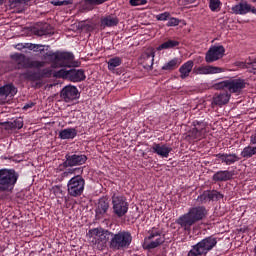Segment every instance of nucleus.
<instances>
[{"label": "nucleus", "mask_w": 256, "mask_h": 256, "mask_svg": "<svg viewBox=\"0 0 256 256\" xmlns=\"http://www.w3.org/2000/svg\"><path fill=\"white\" fill-rule=\"evenodd\" d=\"M170 16H171L170 13L162 12V13L155 15V21L165 22V21H169L171 19H175V17H170Z\"/></svg>", "instance_id": "nucleus-33"}, {"label": "nucleus", "mask_w": 256, "mask_h": 256, "mask_svg": "<svg viewBox=\"0 0 256 256\" xmlns=\"http://www.w3.org/2000/svg\"><path fill=\"white\" fill-rule=\"evenodd\" d=\"M0 5H3V0H0Z\"/></svg>", "instance_id": "nucleus-48"}, {"label": "nucleus", "mask_w": 256, "mask_h": 256, "mask_svg": "<svg viewBox=\"0 0 256 256\" xmlns=\"http://www.w3.org/2000/svg\"><path fill=\"white\" fill-rule=\"evenodd\" d=\"M10 59L17 63V69H41L46 66V62L29 60L23 54H14L10 56Z\"/></svg>", "instance_id": "nucleus-12"}, {"label": "nucleus", "mask_w": 256, "mask_h": 256, "mask_svg": "<svg viewBox=\"0 0 256 256\" xmlns=\"http://www.w3.org/2000/svg\"><path fill=\"white\" fill-rule=\"evenodd\" d=\"M49 34H51V32H49V24H43V27H40V30H37L38 36H46Z\"/></svg>", "instance_id": "nucleus-36"}, {"label": "nucleus", "mask_w": 256, "mask_h": 256, "mask_svg": "<svg viewBox=\"0 0 256 256\" xmlns=\"http://www.w3.org/2000/svg\"><path fill=\"white\" fill-rule=\"evenodd\" d=\"M39 85H41V84H39V82H37V87H39Z\"/></svg>", "instance_id": "nucleus-49"}, {"label": "nucleus", "mask_w": 256, "mask_h": 256, "mask_svg": "<svg viewBox=\"0 0 256 256\" xmlns=\"http://www.w3.org/2000/svg\"><path fill=\"white\" fill-rule=\"evenodd\" d=\"M86 237L90 238V243L96 245V248H105V240H112L115 238H127L132 239V233L125 230H119V232L112 233L109 230L102 228H93L86 232Z\"/></svg>", "instance_id": "nucleus-3"}, {"label": "nucleus", "mask_w": 256, "mask_h": 256, "mask_svg": "<svg viewBox=\"0 0 256 256\" xmlns=\"http://www.w3.org/2000/svg\"><path fill=\"white\" fill-rule=\"evenodd\" d=\"M206 217L207 209L204 206H195L188 208V212H185L182 216H178V219H175V224L182 228V231L189 232L191 231V226L204 221Z\"/></svg>", "instance_id": "nucleus-4"}, {"label": "nucleus", "mask_w": 256, "mask_h": 256, "mask_svg": "<svg viewBox=\"0 0 256 256\" xmlns=\"http://www.w3.org/2000/svg\"><path fill=\"white\" fill-rule=\"evenodd\" d=\"M244 65H246V68L253 70L254 74H256V64H254V61L244 62Z\"/></svg>", "instance_id": "nucleus-40"}, {"label": "nucleus", "mask_w": 256, "mask_h": 256, "mask_svg": "<svg viewBox=\"0 0 256 256\" xmlns=\"http://www.w3.org/2000/svg\"><path fill=\"white\" fill-rule=\"evenodd\" d=\"M85 160H87V158L82 154H66L65 160H63V164H60V168L66 169L79 167L85 164Z\"/></svg>", "instance_id": "nucleus-15"}, {"label": "nucleus", "mask_w": 256, "mask_h": 256, "mask_svg": "<svg viewBox=\"0 0 256 256\" xmlns=\"http://www.w3.org/2000/svg\"><path fill=\"white\" fill-rule=\"evenodd\" d=\"M109 205L113 206V216L122 219L128 213V202L125 196L113 194L111 198H99L96 203V218H102L105 213L109 212Z\"/></svg>", "instance_id": "nucleus-2"}, {"label": "nucleus", "mask_w": 256, "mask_h": 256, "mask_svg": "<svg viewBox=\"0 0 256 256\" xmlns=\"http://www.w3.org/2000/svg\"><path fill=\"white\" fill-rule=\"evenodd\" d=\"M169 22H165V27H177L179 23H181V20H178V18H172L170 20H165Z\"/></svg>", "instance_id": "nucleus-38"}, {"label": "nucleus", "mask_w": 256, "mask_h": 256, "mask_svg": "<svg viewBox=\"0 0 256 256\" xmlns=\"http://www.w3.org/2000/svg\"><path fill=\"white\" fill-rule=\"evenodd\" d=\"M69 4H71V2H69V0H63V1H56V2H53V6H56V7L68 6Z\"/></svg>", "instance_id": "nucleus-39"}, {"label": "nucleus", "mask_w": 256, "mask_h": 256, "mask_svg": "<svg viewBox=\"0 0 256 256\" xmlns=\"http://www.w3.org/2000/svg\"><path fill=\"white\" fill-rule=\"evenodd\" d=\"M76 135H77L76 128H72V127L60 130V132H58V138H60V140L76 139Z\"/></svg>", "instance_id": "nucleus-24"}, {"label": "nucleus", "mask_w": 256, "mask_h": 256, "mask_svg": "<svg viewBox=\"0 0 256 256\" xmlns=\"http://www.w3.org/2000/svg\"><path fill=\"white\" fill-rule=\"evenodd\" d=\"M85 189V179L80 175L73 176L70 180L66 181V195L79 198L82 196V191Z\"/></svg>", "instance_id": "nucleus-11"}, {"label": "nucleus", "mask_w": 256, "mask_h": 256, "mask_svg": "<svg viewBox=\"0 0 256 256\" xmlns=\"http://www.w3.org/2000/svg\"><path fill=\"white\" fill-rule=\"evenodd\" d=\"M181 65H185V63H181V60L178 58H172V60H169V62H165V64L162 65V71H175V69L181 68Z\"/></svg>", "instance_id": "nucleus-23"}, {"label": "nucleus", "mask_w": 256, "mask_h": 256, "mask_svg": "<svg viewBox=\"0 0 256 256\" xmlns=\"http://www.w3.org/2000/svg\"><path fill=\"white\" fill-rule=\"evenodd\" d=\"M212 89L221 91V90H226L227 91V85H223V84H212Z\"/></svg>", "instance_id": "nucleus-41"}, {"label": "nucleus", "mask_w": 256, "mask_h": 256, "mask_svg": "<svg viewBox=\"0 0 256 256\" xmlns=\"http://www.w3.org/2000/svg\"><path fill=\"white\" fill-rule=\"evenodd\" d=\"M238 232L246 234L247 233V226L241 227L240 229H238Z\"/></svg>", "instance_id": "nucleus-44"}, {"label": "nucleus", "mask_w": 256, "mask_h": 256, "mask_svg": "<svg viewBox=\"0 0 256 256\" xmlns=\"http://www.w3.org/2000/svg\"><path fill=\"white\" fill-rule=\"evenodd\" d=\"M215 84L228 86V91L225 93L231 94L241 93V90L247 88V81L241 78L228 79L225 81L215 82Z\"/></svg>", "instance_id": "nucleus-13"}, {"label": "nucleus", "mask_w": 256, "mask_h": 256, "mask_svg": "<svg viewBox=\"0 0 256 256\" xmlns=\"http://www.w3.org/2000/svg\"><path fill=\"white\" fill-rule=\"evenodd\" d=\"M119 25V18L113 14H108L99 18V28H112Z\"/></svg>", "instance_id": "nucleus-19"}, {"label": "nucleus", "mask_w": 256, "mask_h": 256, "mask_svg": "<svg viewBox=\"0 0 256 256\" xmlns=\"http://www.w3.org/2000/svg\"><path fill=\"white\" fill-rule=\"evenodd\" d=\"M152 153L162 158H168V154L171 153V147L166 144L152 143Z\"/></svg>", "instance_id": "nucleus-21"}, {"label": "nucleus", "mask_w": 256, "mask_h": 256, "mask_svg": "<svg viewBox=\"0 0 256 256\" xmlns=\"http://www.w3.org/2000/svg\"><path fill=\"white\" fill-rule=\"evenodd\" d=\"M7 128L10 130H20L23 128V118H17L14 121L7 122Z\"/></svg>", "instance_id": "nucleus-31"}, {"label": "nucleus", "mask_w": 256, "mask_h": 256, "mask_svg": "<svg viewBox=\"0 0 256 256\" xmlns=\"http://www.w3.org/2000/svg\"><path fill=\"white\" fill-rule=\"evenodd\" d=\"M107 1L109 0H83V5H81L80 9L83 12H89L92 11V7L102 5Z\"/></svg>", "instance_id": "nucleus-26"}, {"label": "nucleus", "mask_w": 256, "mask_h": 256, "mask_svg": "<svg viewBox=\"0 0 256 256\" xmlns=\"http://www.w3.org/2000/svg\"><path fill=\"white\" fill-rule=\"evenodd\" d=\"M208 10L214 13L221 11V0H208Z\"/></svg>", "instance_id": "nucleus-32"}, {"label": "nucleus", "mask_w": 256, "mask_h": 256, "mask_svg": "<svg viewBox=\"0 0 256 256\" xmlns=\"http://www.w3.org/2000/svg\"><path fill=\"white\" fill-rule=\"evenodd\" d=\"M20 179V174L13 169H0V193H13V188L16 187V181Z\"/></svg>", "instance_id": "nucleus-8"}, {"label": "nucleus", "mask_w": 256, "mask_h": 256, "mask_svg": "<svg viewBox=\"0 0 256 256\" xmlns=\"http://www.w3.org/2000/svg\"><path fill=\"white\" fill-rule=\"evenodd\" d=\"M66 175H69V172H63V177H66Z\"/></svg>", "instance_id": "nucleus-47"}, {"label": "nucleus", "mask_w": 256, "mask_h": 256, "mask_svg": "<svg viewBox=\"0 0 256 256\" xmlns=\"http://www.w3.org/2000/svg\"><path fill=\"white\" fill-rule=\"evenodd\" d=\"M43 45L40 44H28L27 49L33 52L43 53Z\"/></svg>", "instance_id": "nucleus-35"}, {"label": "nucleus", "mask_w": 256, "mask_h": 256, "mask_svg": "<svg viewBox=\"0 0 256 256\" xmlns=\"http://www.w3.org/2000/svg\"><path fill=\"white\" fill-rule=\"evenodd\" d=\"M198 198H218L224 199V195L221 192H217V190H205L202 194L198 195Z\"/></svg>", "instance_id": "nucleus-29"}, {"label": "nucleus", "mask_w": 256, "mask_h": 256, "mask_svg": "<svg viewBox=\"0 0 256 256\" xmlns=\"http://www.w3.org/2000/svg\"><path fill=\"white\" fill-rule=\"evenodd\" d=\"M196 0H178V4H182V6H188L194 4Z\"/></svg>", "instance_id": "nucleus-42"}, {"label": "nucleus", "mask_w": 256, "mask_h": 256, "mask_svg": "<svg viewBox=\"0 0 256 256\" xmlns=\"http://www.w3.org/2000/svg\"><path fill=\"white\" fill-rule=\"evenodd\" d=\"M224 57V46H212L205 52V63H214Z\"/></svg>", "instance_id": "nucleus-18"}, {"label": "nucleus", "mask_w": 256, "mask_h": 256, "mask_svg": "<svg viewBox=\"0 0 256 256\" xmlns=\"http://www.w3.org/2000/svg\"><path fill=\"white\" fill-rule=\"evenodd\" d=\"M228 93L231 92H221L215 94V97L212 98V104L215 106H222L227 104V100L231 99V95Z\"/></svg>", "instance_id": "nucleus-22"}, {"label": "nucleus", "mask_w": 256, "mask_h": 256, "mask_svg": "<svg viewBox=\"0 0 256 256\" xmlns=\"http://www.w3.org/2000/svg\"><path fill=\"white\" fill-rule=\"evenodd\" d=\"M232 177H234V173L229 170H218L215 174L212 175V182L215 183H224L227 181H231Z\"/></svg>", "instance_id": "nucleus-20"}, {"label": "nucleus", "mask_w": 256, "mask_h": 256, "mask_svg": "<svg viewBox=\"0 0 256 256\" xmlns=\"http://www.w3.org/2000/svg\"><path fill=\"white\" fill-rule=\"evenodd\" d=\"M132 245V238L116 237L113 239H106V247L111 251H122L128 249Z\"/></svg>", "instance_id": "nucleus-14"}, {"label": "nucleus", "mask_w": 256, "mask_h": 256, "mask_svg": "<svg viewBox=\"0 0 256 256\" xmlns=\"http://www.w3.org/2000/svg\"><path fill=\"white\" fill-rule=\"evenodd\" d=\"M153 62H155V50L142 53V64L146 65V69H151Z\"/></svg>", "instance_id": "nucleus-25"}, {"label": "nucleus", "mask_w": 256, "mask_h": 256, "mask_svg": "<svg viewBox=\"0 0 256 256\" xmlns=\"http://www.w3.org/2000/svg\"><path fill=\"white\" fill-rule=\"evenodd\" d=\"M146 238H144V243H142V249L153 250L165 244V237L161 236V230L158 228L152 227L147 232Z\"/></svg>", "instance_id": "nucleus-10"}, {"label": "nucleus", "mask_w": 256, "mask_h": 256, "mask_svg": "<svg viewBox=\"0 0 256 256\" xmlns=\"http://www.w3.org/2000/svg\"><path fill=\"white\" fill-rule=\"evenodd\" d=\"M217 246V237L208 236L192 245V250H188V256H206L208 252Z\"/></svg>", "instance_id": "nucleus-9"}, {"label": "nucleus", "mask_w": 256, "mask_h": 256, "mask_svg": "<svg viewBox=\"0 0 256 256\" xmlns=\"http://www.w3.org/2000/svg\"><path fill=\"white\" fill-rule=\"evenodd\" d=\"M60 99H63V102L65 103L75 101L76 99H79V90L76 89V86H63V89L60 90Z\"/></svg>", "instance_id": "nucleus-17"}, {"label": "nucleus", "mask_w": 256, "mask_h": 256, "mask_svg": "<svg viewBox=\"0 0 256 256\" xmlns=\"http://www.w3.org/2000/svg\"><path fill=\"white\" fill-rule=\"evenodd\" d=\"M192 127V130L188 131V138H192V140L204 139V134L207 133V123L195 120L192 122Z\"/></svg>", "instance_id": "nucleus-16"}, {"label": "nucleus", "mask_w": 256, "mask_h": 256, "mask_svg": "<svg viewBox=\"0 0 256 256\" xmlns=\"http://www.w3.org/2000/svg\"><path fill=\"white\" fill-rule=\"evenodd\" d=\"M106 65H108L109 71H115V68H119V66L122 65V58H119V57L109 58V61L106 62Z\"/></svg>", "instance_id": "nucleus-30"}, {"label": "nucleus", "mask_w": 256, "mask_h": 256, "mask_svg": "<svg viewBox=\"0 0 256 256\" xmlns=\"http://www.w3.org/2000/svg\"><path fill=\"white\" fill-rule=\"evenodd\" d=\"M147 0H129V6L138 7L147 4Z\"/></svg>", "instance_id": "nucleus-37"}, {"label": "nucleus", "mask_w": 256, "mask_h": 256, "mask_svg": "<svg viewBox=\"0 0 256 256\" xmlns=\"http://www.w3.org/2000/svg\"><path fill=\"white\" fill-rule=\"evenodd\" d=\"M178 45L179 43L176 40H167L165 42H162L159 47H155V51L175 49L178 48Z\"/></svg>", "instance_id": "nucleus-28"}, {"label": "nucleus", "mask_w": 256, "mask_h": 256, "mask_svg": "<svg viewBox=\"0 0 256 256\" xmlns=\"http://www.w3.org/2000/svg\"><path fill=\"white\" fill-rule=\"evenodd\" d=\"M63 194V189L59 188L58 185L53 186V195Z\"/></svg>", "instance_id": "nucleus-43"}, {"label": "nucleus", "mask_w": 256, "mask_h": 256, "mask_svg": "<svg viewBox=\"0 0 256 256\" xmlns=\"http://www.w3.org/2000/svg\"><path fill=\"white\" fill-rule=\"evenodd\" d=\"M256 154V146H246L241 150V156L234 153H218L215 154V161L221 165L231 166L241 161V158L250 159Z\"/></svg>", "instance_id": "nucleus-6"}, {"label": "nucleus", "mask_w": 256, "mask_h": 256, "mask_svg": "<svg viewBox=\"0 0 256 256\" xmlns=\"http://www.w3.org/2000/svg\"><path fill=\"white\" fill-rule=\"evenodd\" d=\"M16 95V87L12 84L0 86V98H11Z\"/></svg>", "instance_id": "nucleus-27"}, {"label": "nucleus", "mask_w": 256, "mask_h": 256, "mask_svg": "<svg viewBox=\"0 0 256 256\" xmlns=\"http://www.w3.org/2000/svg\"><path fill=\"white\" fill-rule=\"evenodd\" d=\"M10 1L14 2L15 4H19V3L23 2V0H10Z\"/></svg>", "instance_id": "nucleus-46"}, {"label": "nucleus", "mask_w": 256, "mask_h": 256, "mask_svg": "<svg viewBox=\"0 0 256 256\" xmlns=\"http://www.w3.org/2000/svg\"><path fill=\"white\" fill-rule=\"evenodd\" d=\"M43 60L50 62V67L53 69L69 68V64L72 63V53L49 51L47 53H43Z\"/></svg>", "instance_id": "nucleus-7"}, {"label": "nucleus", "mask_w": 256, "mask_h": 256, "mask_svg": "<svg viewBox=\"0 0 256 256\" xmlns=\"http://www.w3.org/2000/svg\"><path fill=\"white\" fill-rule=\"evenodd\" d=\"M20 76L24 77V80L33 83L49 78L63 79L70 81V83H81L82 81H85V72L82 71V69H60L58 71H53V69L43 68L37 69L36 71L24 72L20 74Z\"/></svg>", "instance_id": "nucleus-1"}, {"label": "nucleus", "mask_w": 256, "mask_h": 256, "mask_svg": "<svg viewBox=\"0 0 256 256\" xmlns=\"http://www.w3.org/2000/svg\"><path fill=\"white\" fill-rule=\"evenodd\" d=\"M222 198H215V197H198L197 201L198 203L204 205L207 202H217L220 201Z\"/></svg>", "instance_id": "nucleus-34"}, {"label": "nucleus", "mask_w": 256, "mask_h": 256, "mask_svg": "<svg viewBox=\"0 0 256 256\" xmlns=\"http://www.w3.org/2000/svg\"><path fill=\"white\" fill-rule=\"evenodd\" d=\"M178 69V78H188V74L195 75H214L224 73V68L217 66H198L194 67V62L191 60L185 61V64H182V67L175 68Z\"/></svg>", "instance_id": "nucleus-5"}, {"label": "nucleus", "mask_w": 256, "mask_h": 256, "mask_svg": "<svg viewBox=\"0 0 256 256\" xmlns=\"http://www.w3.org/2000/svg\"><path fill=\"white\" fill-rule=\"evenodd\" d=\"M29 108H33V103L24 105V109H29Z\"/></svg>", "instance_id": "nucleus-45"}]
</instances>
